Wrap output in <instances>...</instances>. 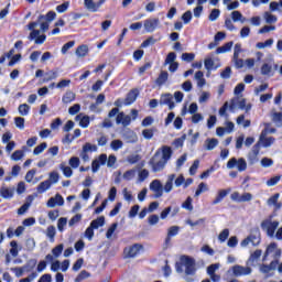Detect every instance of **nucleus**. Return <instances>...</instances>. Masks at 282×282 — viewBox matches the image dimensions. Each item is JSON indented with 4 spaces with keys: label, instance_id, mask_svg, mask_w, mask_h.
Returning a JSON list of instances; mask_svg holds the SVG:
<instances>
[{
    "label": "nucleus",
    "instance_id": "nucleus-8",
    "mask_svg": "<svg viewBox=\"0 0 282 282\" xmlns=\"http://www.w3.org/2000/svg\"><path fill=\"white\" fill-rule=\"evenodd\" d=\"M181 263L182 265L185 267V274H195V259L187 256H183L181 258Z\"/></svg>",
    "mask_w": 282,
    "mask_h": 282
},
{
    "label": "nucleus",
    "instance_id": "nucleus-44",
    "mask_svg": "<svg viewBox=\"0 0 282 282\" xmlns=\"http://www.w3.org/2000/svg\"><path fill=\"white\" fill-rule=\"evenodd\" d=\"M228 237H230V230L224 229L218 236V241H220V243H224L226 239H228Z\"/></svg>",
    "mask_w": 282,
    "mask_h": 282
},
{
    "label": "nucleus",
    "instance_id": "nucleus-34",
    "mask_svg": "<svg viewBox=\"0 0 282 282\" xmlns=\"http://www.w3.org/2000/svg\"><path fill=\"white\" fill-rule=\"evenodd\" d=\"M237 124H242V127L245 129H248V127H250L251 122L250 120H246V116L245 115H240L237 120H236Z\"/></svg>",
    "mask_w": 282,
    "mask_h": 282
},
{
    "label": "nucleus",
    "instance_id": "nucleus-46",
    "mask_svg": "<svg viewBox=\"0 0 282 282\" xmlns=\"http://www.w3.org/2000/svg\"><path fill=\"white\" fill-rule=\"evenodd\" d=\"M122 177L126 182H131L135 177V170H128Z\"/></svg>",
    "mask_w": 282,
    "mask_h": 282
},
{
    "label": "nucleus",
    "instance_id": "nucleus-40",
    "mask_svg": "<svg viewBox=\"0 0 282 282\" xmlns=\"http://www.w3.org/2000/svg\"><path fill=\"white\" fill-rule=\"evenodd\" d=\"M68 164L70 169H78V166H80V159L78 156H72Z\"/></svg>",
    "mask_w": 282,
    "mask_h": 282
},
{
    "label": "nucleus",
    "instance_id": "nucleus-48",
    "mask_svg": "<svg viewBox=\"0 0 282 282\" xmlns=\"http://www.w3.org/2000/svg\"><path fill=\"white\" fill-rule=\"evenodd\" d=\"M65 226H67V218L62 217L57 220V230H59V232H63V230H65Z\"/></svg>",
    "mask_w": 282,
    "mask_h": 282
},
{
    "label": "nucleus",
    "instance_id": "nucleus-63",
    "mask_svg": "<svg viewBox=\"0 0 282 282\" xmlns=\"http://www.w3.org/2000/svg\"><path fill=\"white\" fill-rule=\"evenodd\" d=\"M142 135L145 140H152L153 139V129H144L142 131Z\"/></svg>",
    "mask_w": 282,
    "mask_h": 282
},
{
    "label": "nucleus",
    "instance_id": "nucleus-14",
    "mask_svg": "<svg viewBox=\"0 0 282 282\" xmlns=\"http://www.w3.org/2000/svg\"><path fill=\"white\" fill-rule=\"evenodd\" d=\"M122 138L128 144H135V142H138V134L132 130H126Z\"/></svg>",
    "mask_w": 282,
    "mask_h": 282
},
{
    "label": "nucleus",
    "instance_id": "nucleus-24",
    "mask_svg": "<svg viewBox=\"0 0 282 282\" xmlns=\"http://www.w3.org/2000/svg\"><path fill=\"white\" fill-rule=\"evenodd\" d=\"M0 195L4 199H11V197L14 196V187L13 188L1 187Z\"/></svg>",
    "mask_w": 282,
    "mask_h": 282
},
{
    "label": "nucleus",
    "instance_id": "nucleus-58",
    "mask_svg": "<svg viewBox=\"0 0 282 282\" xmlns=\"http://www.w3.org/2000/svg\"><path fill=\"white\" fill-rule=\"evenodd\" d=\"M63 248H65V246H63V243H61V245L56 246L55 248H53L52 253L56 258H58V257H61V254H63Z\"/></svg>",
    "mask_w": 282,
    "mask_h": 282
},
{
    "label": "nucleus",
    "instance_id": "nucleus-33",
    "mask_svg": "<svg viewBox=\"0 0 282 282\" xmlns=\"http://www.w3.org/2000/svg\"><path fill=\"white\" fill-rule=\"evenodd\" d=\"M263 19L265 23H269V25H272V23H276L278 19L276 15L270 13V12H264Z\"/></svg>",
    "mask_w": 282,
    "mask_h": 282
},
{
    "label": "nucleus",
    "instance_id": "nucleus-21",
    "mask_svg": "<svg viewBox=\"0 0 282 282\" xmlns=\"http://www.w3.org/2000/svg\"><path fill=\"white\" fill-rule=\"evenodd\" d=\"M219 67H221V64H215V61H213V58L207 57L205 59V68L207 69V72H213V69H219Z\"/></svg>",
    "mask_w": 282,
    "mask_h": 282
},
{
    "label": "nucleus",
    "instance_id": "nucleus-7",
    "mask_svg": "<svg viewBox=\"0 0 282 282\" xmlns=\"http://www.w3.org/2000/svg\"><path fill=\"white\" fill-rule=\"evenodd\" d=\"M237 107L238 109H246V111H250V106L246 107V99L241 96H236L230 100V111H235Z\"/></svg>",
    "mask_w": 282,
    "mask_h": 282
},
{
    "label": "nucleus",
    "instance_id": "nucleus-23",
    "mask_svg": "<svg viewBox=\"0 0 282 282\" xmlns=\"http://www.w3.org/2000/svg\"><path fill=\"white\" fill-rule=\"evenodd\" d=\"M75 120L79 122V127L87 129L89 127V116L77 115Z\"/></svg>",
    "mask_w": 282,
    "mask_h": 282
},
{
    "label": "nucleus",
    "instance_id": "nucleus-25",
    "mask_svg": "<svg viewBox=\"0 0 282 282\" xmlns=\"http://www.w3.org/2000/svg\"><path fill=\"white\" fill-rule=\"evenodd\" d=\"M45 235L47 239H50L51 243H54V239L56 237V227H54V225L48 226Z\"/></svg>",
    "mask_w": 282,
    "mask_h": 282
},
{
    "label": "nucleus",
    "instance_id": "nucleus-15",
    "mask_svg": "<svg viewBox=\"0 0 282 282\" xmlns=\"http://www.w3.org/2000/svg\"><path fill=\"white\" fill-rule=\"evenodd\" d=\"M229 193H230V189H219L217 192L216 197L212 202L213 206H217V204H221V202H224V198L228 197Z\"/></svg>",
    "mask_w": 282,
    "mask_h": 282
},
{
    "label": "nucleus",
    "instance_id": "nucleus-59",
    "mask_svg": "<svg viewBox=\"0 0 282 282\" xmlns=\"http://www.w3.org/2000/svg\"><path fill=\"white\" fill-rule=\"evenodd\" d=\"M178 234H180V227L177 226H172L167 229V235L170 237H177Z\"/></svg>",
    "mask_w": 282,
    "mask_h": 282
},
{
    "label": "nucleus",
    "instance_id": "nucleus-19",
    "mask_svg": "<svg viewBox=\"0 0 282 282\" xmlns=\"http://www.w3.org/2000/svg\"><path fill=\"white\" fill-rule=\"evenodd\" d=\"M84 6L89 12H98L100 4L94 2V0H84Z\"/></svg>",
    "mask_w": 282,
    "mask_h": 282
},
{
    "label": "nucleus",
    "instance_id": "nucleus-9",
    "mask_svg": "<svg viewBox=\"0 0 282 282\" xmlns=\"http://www.w3.org/2000/svg\"><path fill=\"white\" fill-rule=\"evenodd\" d=\"M150 191L154 193V199H160L164 195V185L160 180H154L150 183Z\"/></svg>",
    "mask_w": 282,
    "mask_h": 282
},
{
    "label": "nucleus",
    "instance_id": "nucleus-53",
    "mask_svg": "<svg viewBox=\"0 0 282 282\" xmlns=\"http://www.w3.org/2000/svg\"><path fill=\"white\" fill-rule=\"evenodd\" d=\"M47 149V143L43 142L40 145H37L34 150H33V154L34 155H41V153Z\"/></svg>",
    "mask_w": 282,
    "mask_h": 282
},
{
    "label": "nucleus",
    "instance_id": "nucleus-10",
    "mask_svg": "<svg viewBox=\"0 0 282 282\" xmlns=\"http://www.w3.org/2000/svg\"><path fill=\"white\" fill-rule=\"evenodd\" d=\"M159 26H160V19L158 18H149L143 22V28L145 32H148L149 34H151L152 32H155V30H158Z\"/></svg>",
    "mask_w": 282,
    "mask_h": 282
},
{
    "label": "nucleus",
    "instance_id": "nucleus-29",
    "mask_svg": "<svg viewBox=\"0 0 282 282\" xmlns=\"http://www.w3.org/2000/svg\"><path fill=\"white\" fill-rule=\"evenodd\" d=\"M232 45H234L232 42L226 43L225 45L216 50V54H226V52H230V50H232Z\"/></svg>",
    "mask_w": 282,
    "mask_h": 282
},
{
    "label": "nucleus",
    "instance_id": "nucleus-64",
    "mask_svg": "<svg viewBox=\"0 0 282 282\" xmlns=\"http://www.w3.org/2000/svg\"><path fill=\"white\" fill-rule=\"evenodd\" d=\"M69 8V2L66 1L59 6L56 7V11L59 13L67 12V9Z\"/></svg>",
    "mask_w": 282,
    "mask_h": 282
},
{
    "label": "nucleus",
    "instance_id": "nucleus-32",
    "mask_svg": "<svg viewBox=\"0 0 282 282\" xmlns=\"http://www.w3.org/2000/svg\"><path fill=\"white\" fill-rule=\"evenodd\" d=\"M55 78H58V73L54 70H48L44 74V83H50V80H55Z\"/></svg>",
    "mask_w": 282,
    "mask_h": 282
},
{
    "label": "nucleus",
    "instance_id": "nucleus-49",
    "mask_svg": "<svg viewBox=\"0 0 282 282\" xmlns=\"http://www.w3.org/2000/svg\"><path fill=\"white\" fill-rule=\"evenodd\" d=\"M219 14H221V11L219 9H213L208 17V20L212 22L216 21L219 19Z\"/></svg>",
    "mask_w": 282,
    "mask_h": 282
},
{
    "label": "nucleus",
    "instance_id": "nucleus-27",
    "mask_svg": "<svg viewBox=\"0 0 282 282\" xmlns=\"http://www.w3.org/2000/svg\"><path fill=\"white\" fill-rule=\"evenodd\" d=\"M62 100L65 105H69V102H73V100H76V94H74V91L72 90H68L65 93Z\"/></svg>",
    "mask_w": 282,
    "mask_h": 282
},
{
    "label": "nucleus",
    "instance_id": "nucleus-5",
    "mask_svg": "<svg viewBox=\"0 0 282 282\" xmlns=\"http://www.w3.org/2000/svg\"><path fill=\"white\" fill-rule=\"evenodd\" d=\"M227 169H237V171H239L240 173H243V171H246V169H248V162H246V159L243 158H231L228 162H227Z\"/></svg>",
    "mask_w": 282,
    "mask_h": 282
},
{
    "label": "nucleus",
    "instance_id": "nucleus-11",
    "mask_svg": "<svg viewBox=\"0 0 282 282\" xmlns=\"http://www.w3.org/2000/svg\"><path fill=\"white\" fill-rule=\"evenodd\" d=\"M234 276H248L252 274V268L236 264L231 268Z\"/></svg>",
    "mask_w": 282,
    "mask_h": 282
},
{
    "label": "nucleus",
    "instance_id": "nucleus-36",
    "mask_svg": "<svg viewBox=\"0 0 282 282\" xmlns=\"http://www.w3.org/2000/svg\"><path fill=\"white\" fill-rule=\"evenodd\" d=\"M219 144V140L217 139H208L206 140V149L207 151H213V149H215V147H217Z\"/></svg>",
    "mask_w": 282,
    "mask_h": 282
},
{
    "label": "nucleus",
    "instance_id": "nucleus-2",
    "mask_svg": "<svg viewBox=\"0 0 282 282\" xmlns=\"http://www.w3.org/2000/svg\"><path fill=\"white\" fill-rule=\"evenodd\" d=\"M171 155H173V150H171V147L169 145H163L162 151H156L149 161L153 173H160V171H164V166H166V163L171 160Z\"/></svg>",
    "mask_w": 282,
    "mask_h": 282
},
{
    "label": "nucleus",
    "instance_id": "nucleus-31",
    "mask_svg": "<svg viewBox=\"0 0 282 282\" xmlns=\"http://www.w3.org/2000/svg\"><path fill=\"white\" fill-rule=\"evenodd\" d=\"M122 147H124L122 140L116 139L110 142V149H112V151H120Z\"/></svg>",
    "mask_w": 282,
    "mask_h": 282
},
{
    "label": "nucleus",
    "instance_id": "nucleus-57",
    "mask_svg": "<svg viewBox=\"0 0 282 282\" xmlns=\"http://www.w3.org/2000/svg\"><path fill=\"white\" fill-rule=\"evenodd\" d=\"M177 58V55L174 52H171L167 54L164 65H169L171 63H175V59Z\"/></svg>",
    "mask_w": 282,
    "mask_h": 282
},
{
    "label": "nucleus",
    "instance_id": "nucleus-22",
    "mask_svg": "<svg viewBox=\"0 0 282 282\" xmlns=\"http://www.w3.org/2000/svg\"><path fill=\"white\" fill-rule=\"evenodd\" d=\"M50 188H52V182L47 180L43 181L37 186V193L40 195H43V193H45L46 191H50Z\"/></svg>",
    "mask_w": 282,
    "mask_h": 282
},
{
    "label": "nucleus",
    "instance_id": "nucleus-17",
    "mask_svg": "<svg viewBox=\"0 0 282 282\" xmlns=\"http://www.w3.org/2000/svg\"><path fill=\"white\" fill-rule=\"evenodd\" d=\"M140 250H142V246L135 243L132 247L124 249V252H126L127 257L133 258L139 254Z\"/></svg>",
    "mask_w": 282,
    "mask_h": 282
},
{
    "label": "nucleus",
    "instance_id": "nucleus-51",
    "mask_svg": "<svg viewBox=\"0 0 282 282\" xmlns=\"http://www.w3.org/2000/svg\"><path fill=\"white\" fill-rule=\"evenodd\" d=\"M276 248H278L276 242H271L265 250L264 259L265 257H268V254H274Z\"/></svg>",
    "mask_w": 282,
    "mask_h": 282
},
{
    "label": "nucleus",
    "instance_id": "nucleus-16",
    "mask_svg": "<svg viewBox=\"0 0 282 282\" xmlns=\"http://www.w3.org/2000/svg\"><path fill=\"white\" fill-rule=\"evenodd\" d=\"M138 94H140L138 89L130 90L124 99L123 105H126L127 107L129 105H133V101L138 99Z\"/></svg>",
    "mask_w": 282,
    "mask_h": 282
},
{
    "label": "nucleus",
    "instance_id": "nucleus-60",
    "mask_svg": "<svg viewBox=\"0 0 282 282\" xmlns=\"http://www.w3.org/2000/svg\"><path fill=\"white\" fill-rule=\"evenodd\" d=\"M127 162H129V164H138V162H140V154L129 155Z\"/></svg>",
    "mask_w": 282,
    "mask_h": 282
},
{
    "label": "nucleus",
    "instance_id": "nucleus-45",
    "mask_svg": "<svg viewBox=\"0 0 282 282\" xmlns=\"http://www.w3.org/2000/svg\"><path fill=\"white\" fill-rule=\"evenodd\" d=\"M260 164L263 169H270V166H272L274 164V161L270 158H263L260 161Z\"/></svg>",
    "mask_w": 282,
    "mask_h": 282
},
{
    "label": "nucleus",
    "instance_id": "nucleus-12",
    "mask_svg": "<svg viewBox=\"0 0 282 282\" xmlns=\"http://www.w3.org/2000/svg\"><path fill=\"white\" fill-rule=\"evenodd\" d=\"M159 105H167L170 111H173V109H175V101H173V95H171V93L162 94L159 100Z\"/></svg>",
    "mask_w": 282,
    "mask_h": 282
},
{
    "label": "nucleus",
    "instance_id": "nucleus-56",
    "mask_svg": "<svg viewBox=\"0 0 282 282\" xmlns=\"http://www.w3.org/2000/svg\"><path fill=\"white\" fill-rule=\"evenodd\" d=\"M23 151L22 150H17L12 155H11V160H13V162H19V160L23 159Z\"/></svg>",
    "mask_w": 282,
    "mask_h": 282
},
{
    "label": "nucleus",
    "instance_id": "nucleus-20",
    "mask_svg": "<svg viewBox=\"0 0 282 282\" xmlns=\"http://www.w3.org/2000/svg\"><path fill=\"white\" fill-rule=\"evenodd\" d=\"M173 182H175V174H170L163 186L164 193H171V191H173Z\"/></svg>",
    "mask_w": 282,
    "mask_h": 282
},
{
    "label": "nucleus",
    "instance_id": "nucleus-52",
    "mask_svg": "<svg viewBox=\"0 0 282 282\" xmlns=\"http://www.w3.org/2000/svg\"><path fill=\"white\" fill-rule=\"evenodd\" d=\"M117 229H118V223L112 224L106 232L107 239H111V237H113V232H116Z\"/></svg>",
    "mask_w": 282,
    "mask_h": 282
},
{
    "label": "nucleus",
    "instance_id": "nucleus-55",
    "mask_svg": "<svg viewBox=\"0 0 282 282\" xmlns=\"http://www.w3.org/2000/svg\"><path fill=\"white\" fill-rule=\"evenodd\" d=\"M210 99V93L208 91H203L202 95L198 98V102L200 105H203L204 102H208V100Z\"/></svg>",
    "mask_w": 282,
    "mask_h": 282
},
{
    "label": "nucleus",
    "instance_id": "nucleus-39",
    "mask_svg": "<svg viewBox=\"0 0 282 282\" xmlns=\"http://www.w3.org/2000/svg\"><path fill=\"white\" fill-rule=\"evenodd\" d=\"M272 121L275 122L278 127H282V112H272Z\"/></svg>",
    "mask_w": 282,
    "mask_h": 282
},
{
    "label": "nucleus",
    "instance_id": "nucleus-1",
    "mask_svg": "<svg viewBox=\"0 0 282 282\" xmlns=\"http://www.w3.org/2000/svg\"><path fill=\"white\" fill-rule=\"evenodd\" d=\"M56 19V12L48 11L47 14H41L37 17V20L34 22H30L26 25V30H29V36H45V33L50 30V23Z\"/></svg>",
    "mask_w": 282,
    "mask_h": 282
},
{
    "label": "nucleus",
    "instance_id": "nucleus-26",
    "mask_svg": "<svg viewBox=\"0 0 282 282\" xmlns=\"http://www.w3.org/2000/svg\"><path fill=\"white\" fill-rule=\"evenodd\" d=\"M274 140H275L274 137H269V138L262 139V141H258L256 144H259V149H261V147H264V149H268V147H272Z\"/></svg>",
    "mask_w": 282,
    "mask_h": 282
},
{
    "label": "nucleus",
    "instance_id": "nucleus-3",
    "mask_svg": "<svg viewBox=\"0 0 282 282\" xmlns=\"http://www.w3.org/2000/svg\"><path fill=\"white\" fill-rule=\"evenodd\" d=\"M131 116H132V118H131ZM131 116H129L124 112H120V109H118V108H112L108 113V118H116L117 124H122V127H129V124H131V120L138 119V110L132 109Z\"/></svg>",
    "mask_w": 282,
    "mask_h": 282
},
{
    "label": "nucleus",
    "instance_id": "nucleus-62",
    "mask_svg": "<svg viewBox=\"0 0 282 282\" xmlns=\"http://www.w3.org/2000/svg\"><path fill=\"white\" fill-rule=\"evenodd\" d=\"M216 270H219V263L210 264V265L207 268V274H208L209 276H212L213 274H216V273H215Z\"/></svg>",
    "mask_w": 282,
    "mask_h": 282
},
{
    "label": "nucleus",
    "instance_id": "nucleus-13",
    "mask_svg": "<svg viewBox=\"0 0 282 282\" xmlns=\"http://www.w3.org/2000/svg\"><path fill=\"white\" fill-rule=\"evenodd\" d=\"M261 149L259 148V144H254L251 149V151L247 155V160L249 164L252 166L259 162V152Z\"/></svg>",
    "mask_w": 282,
    "mask_h": 282
},
{
    "label": "nucleus",
    "instance_id": "nucleus-18",
    "mask_svg": "<svg viewBox=\"0 0 282 282\" xmlns=\"http://www.w3.org/2000/svg\"><path fill=\"white\" fill-rule=\"evenodd\" d=\"M75 54L77 56V58H85V56H87L89 54V46L82 44L79 45L76 51Z\"/></svg>",
    "mask_w": 282,
    "mask_h": 282
},
{
    "label": "nucleus",
    "instance_id": "nucleus-41",
    "mask_svg": "<svg viewBox=\"0 0 282 282\" xmlns=\"http://www.w3.org/2000/svg\"><path fill=\"white\" fill-rule=\"evenodd\" d=\"M18 111L20 116H28V113H30V106L28 104H22L19 106Z\"/></svg>",
    "mask_w": 282,
    "mask_h": 282
},
{
    "label": "nucleus",
    "instance_id": "nucleus-37",
    "mask_svg": "<svg viewBox=\"0 0 282 282\" xmlns=\"http://www.w3.org/2000/svg\"><path fill=\"white\" fill-rule=\"evenodd\" d=\"M91 276V273H89L86 270L80 271V273L76 276L75 282H82L85 281V279H89Z\"/></svg>",
    "mask_w": 282,
    "mask_h": 282
},
{
    "label": "nucleus",
    "instance_id": "nucleus-35",
    "mask_svg": "<svg viewBox=\"0 0 282 282\" xmlns=\"http://www.w3.org/2000/svg\"><path fill=\"white\" fill-rule=\"evenodd\" d=\"M98 151V147L96 144H91V143H86L83 145V152L84 153H94Z\"/></svg>",
    "mask_w": 282,
    "mask_h": 282
},
{
    "label": "nucleus",
    "instance_id": "nucleus-38",
    "mask_svg": "<svg viewBox=\"0 0 282 282\" xmlns=\"http://www.w3.org/2000/svg\"><path fill=\"white\" fill-rule=\"evenodd\" d=\"M166 80H169V73L165 70H162L160 76L156 79V84L164 85V83H166Z\"/></svg>",
    "mask_w": 282,
    "mask_h": 282
},
{
    "label": "nucleus",
    "instance_id": "nucleus-43",
    "mask_svg": "<svg viewBox=\"0 0 282 282\" xmlns=\"http://www.w3.org/2000/svg\"><path fill=\"white\" fill-rule=\"evenodd\" d=\"M274 30H276L274 25H264L258 31V34H270V32H274Z\"/></svg>",
    "mask_w": 282,
    "mask_h": 282
},
{
    "label": "nucleus",
    "instance_id": "nucleus-47",
    "mask_svg": "<svg viewBox=\"0 0 282 282\" xmlns=\"http://www.w3.org/2000/svg\"><path fill=\"white\" fill-rule=\"evenodd\" d=\"M271 73H272V65L263 64L262 67H261L262 76H270Z\"/></svg>",
    "mask_w": 282,
    "mask_h": 282
},
{
    "label": "nucleus",
    "instance_id": "nucleus-54",
    "mask_svg": "<svg viewBox=\"0 0 282 282\" xmlns=\"http://www.w3.org/2000/svg\"><path fill=\"white\" fill-rule=\"evenodd\" d=\"M182 61H185L186 63H193V61H195V53H183Z\"/></svg>",
    "mask_w": 282,
    "mask_h": 282
},
{
    "label": "nucleus",
    "instance_id": "nucleus-42",
    "mask_svg": "<svg viewBox=\"0 0 282 282\" xmlns=\"http://www.w3.org/2000/svg\"><path fill=\"white\" fill-rule=\"evenodd\" d=\"M208 191V185L206 183H200L195 192V197H199L202 193H206Z\"/></svg>",
    "mask_w": 282,
    "mask_h": 282
},
{
    "label": "nucleus",
    "instance_id": "nucleus-6",
    "mask_svg": "<svg viewBox=\"0 0 282 282\" xmlns=\"http://www.w3.org/2000/svg\"><path fill=\"white\" fill-rule=\"evenodd\" d=\"M261 228L267 231L268 237H274V232H276V228H279V221L265 219L261 223Z\"/></svg>",
    "mask_w": 282,
    "mask_h": 282
},
{
    "label": "nucleus",
    "instance_id": "nucleus-4",
    "mask_svg": "<svg viewBox=\"0 0 282 282\" xmlns=\"http://www.w3.org/2000/svg\"><path fill=\"white\" fill-rule=\"evenodd\" d=\"M250 243L251 246H259V243H261V232L259 228L253 229L251 234L240 242V246L241 248H246L250 246Z\"/></svg>",
    "mask_w": 282,
    "mask_h": 282
},
{
    "label": "nucleus",
    "instance_id": "nucleus-61",
    "mask_svg": "<svg viewBox=\"0 0 282 282\" xmlns=\"http://www.w3.org/2000/svg\"><path fill=\"white\" fill-rule=\"evenodd\" d=\"M58 178H59L58 172H51L48 182H51V185L58 184Z\"/></svg>",
    "mask_w": 282,
    "mask_h": 282
},
{
    "label": "nucleus",
    "instance_id": "nucleus-50",
    "mask_svg": "<svg viewBox=\"0 0 282 282\" xmlns=\"http://www.w3.org/2000/svg\"><path fill=\"white\" fill-rule=\"evenodd\" d=\"M14 122H15V127H18V129H25V119L23 117H17L14 118Z\"/></svg>",
    "mask_w": 282,
    "mask_h": 282
},
{
    "label": "nucleus",
    "instance_id": "nucleus-30",
    "mask_svg": "<svg viewBox=\"0 0 282 282\" xmlns=\"http://www.w3.org/2000/svg\"><path fill=\"white\" fill-rule=\"evenodd\" d=\"M59 169L66 177H72L74 175L72 167L65 165V163L59 164Z\"/></svg>",
    "mask_w": 282,
    "mask_h": 282
},
{
    "label": "nucleus",
    "instance_id": "nucleus-28",
    "mask_svg": "<svg viewBox=\"0 0 282 282\" xmlns=\"http://www.w3.org/2000/svg\"><path fill=\"white\" fill-rule=\"evenodd\" d=\"M105 226V218L104 216L93 220L90 223V227L94 228L95 230H98L100 227Z\"/></svg>",
    "mask_w": 282,
    "mask_h": 282
}]
</instances>
